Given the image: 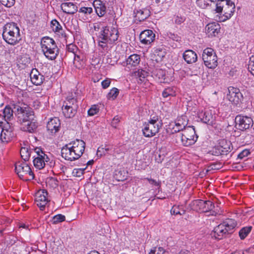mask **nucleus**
<instances>
[{"mask_svg": "<svg viewBox=\"0 0 254 254\" xmlns=\"http://www.w3.org/2000/svg\"><path fill=\"white\" fill-rule=\"evenodd\" d=\"M186 20V17L182 16L180 14L174 15L172 19V23L176 25V26L181 25Z\"/></svg>", "mask_w": 254, "mask_h": 254, "instance_id": "e433bc0d", "label": "nucleus"}, {"mask_svg": "<svg viewBox=\"0 0 254 254\" xmlns=\"http://www.w3.org/2000/svg\"><path fill=\"white\" fill-rule=\"evenodd\" d=\"M77 63H79L80 65H82V64H84L83 58H81L79 55L74 54V63L76 64Z\"/></svg>", "mask_w": 254, "mask_h": 254, "instance_id": "bf43d9fd", "label": "nucleus"}, {"mask_svg": "<svg viewBox=\"0 0 254 254\" xmlns=\"http://www.w3.org/2000/svg\"><path fill=\"white\" fill-rule=\"evenodd\" d=\"M96 13L99 17L104 16L106 13V7L100 0H95L93 3Z\"/></svg>", "mask_w": 254, "mask_h": 254, "instance_id": "a878e982", "label": "nucleus"}, {"mask_svg": "<svg viewBox=\"0 0 254 254\" xmlns=\"http://www.w3.org/2000/svg\"><path fill=\"white\" fill-rule=\"evenodd\" d=\"M51 182H52V184H54L55 187L58 186V181L57 180L52 179L51 180Z\"/></svg>", "mask_w": 254, "mask_h": 254, "instance_id": "774afa93", "label": "nucleus"}, {"mask_svg": "<svg viewBox=\"0 0 254 254\" xmlns=\"http://www.w3.org/2000/svg\"><path fill=\"white\" fill-rule=\"evenodd\" d=\"M77 47L74 45H70L68 47V51L72 53L74 55L77 51Z\"/></svg>", "mask_w": 254, "mask_h": 254, "instance_id": "0e129e2a", "label": "nucleus"}, {"mask_svg": "<svg viewBox=\"0 0 254 254\" xmlns=\"http://www.w3.org/2000/svg\"><path fill=\"white\" fill-rule=\"evenodd\" d=\"M248 69L251 73L254 75V55L250 58L248 64Z\"/></svg>", "mask_w": 254, "mask_h": 254, "instance_id": "de8ad7c7", "label": "nucleus"}, {"mask_svg": "<svg viewBox=\"0 0 254 254\" xmlns=\"http://www.w3.org/2000/svg\"><path fill=\"white\" fill-rule=\"evenodd\" d=\"M145 179L147 180L150 184L158 187V189L160 188L161 185V181H156L155 180L149 178H146Z\"/></svg>", "mask_w": 254, "mask_h": 254, "instance_id": "6e6d98bb", "label": "nucleus"}, {"mask_svg": "<svg viewBox=\"0 0 254 254\" xmlns=\"http://www.w3.org/2000/svg\"><path fill=\"white\" fill-rule=\"evenodd\" d=\"M250 153L249 150L244 149L238 155V159H242L245 157L248 156Z\"/></svg>", "mask_w": 254, "mask_h": 254, "instance_id": "052dcab7", "label": "nucleus"}, {"mask_svg": "<svg viewBox=\"0 0 254 254\" xmlns=\"http://www.w3.org/2000/svg\"><path fill=\"white\" fill-rule=\"evenodd\" d=\"M249 251L248 250L246 251H243V250H240V251H236L234 252V253H232L231 254H248Z\"/></svg>", "mask_w": 254, "mask_h": 254, "instance_id": "69168bd1", "label": "nucleus"}, {"mask_svg": "<svg viewBox=\"0 0 254 254\" xmlns=\"http://www.w3.org/2000/svg\"><path fill=\"white\" fill-rule=\"evenodd\" d=\"M229 93L227 94L228 100L235 105H237L242 101L243 96L239 89L234 87L228 88Z\"/></svg>", "mask_w": 254, "mask_h": 254, "instance_id": "dca6fc26", "label": "nucleus"}, {"mask_svg": "<svg viewBox=\"0 0 254 254\" xmlns=\"http://www.w3.org/2000/svg\"><path fill=\"white\" fill-rule=\"evenodd\" d=\"M99 109L97 105H92L88 110V115L89 116H93L96 115L99 112Z\"/></svg>", "mask_w": 254, "mask_h": 254, "instance_id": "09e8293b", "label": "nucleus"}, {"mask_svg": "<svg viewBox=\"0 0 254 254\" xmlns=\"http://www.w3.org/2000/svg\"><path fill=\"white\" fill-rule=\"evenodd\" d=\"M34 149H28L27 147H22L20 150V155L21 158L23 159L24 162L29 160L30 155Z\"/></svg>", "mask_w": 254, "mask_h": 254, "instance_id": "72a5a7b5", "label": "nucleus"}, {"mask_svg": "<svg viewBox=\"0 0 254 254\" xmlns=\"http://www.w3.org/2000/svg\"><path fill=\"white\" fill-rule=\"evenodd\" d=\"M47 128L51 135L55 134L61 129V122L59 118L51 119L47 124Z\"/></svg>", "mask_w": 254, "mask_h": 254, "instance_id": "6ab92c4d", "label": "nucleus"}, {"mask_svg": "<svg viewBox=\"0 0 254 254\" xmlns=\"http://www.w3.org/2000/svg\"><path fill=\"white\" fill-rule=\"evenodd\" d=\"M147 123L154 125H160L161 127L163 125L161 117L156 115H151Z\"/></svg>", "mask_w": 254, "mask_h": 254, "instance_id": "58836bf2", "label": "nucleus"}, {"mask_svg": "<svg viewBox=\"0 0 254 254\" xmlns=\"http://www.w3.org/2000/svg\"><path fill=\"white\" fill-rule=\"evenodd\" d=\"M135 74L139 77L140 80H142L141 78L144 79L147 76L148 72L141 69L138 70Z\"/></svg>", "mask_w": 254, "mask_h": 254, "instance_id": "603ef678", "label": "nucleus"}, {"mask_svg": "<svg viewBox=\"0 0 254 254\" xmlns=\"http://www.w3.org/2000/svg\"><path fill=\"white\" fill-rule=\"evenodd\" d=\"M42 51L44 56L50 60H54L56 59L59 53V49L57 46L48 48H43Z\"/></svg>", "mask_w": 254, "mask_h": 254, "instance_id": "5701e85b", "label": "nucleus"}, {"mask_svg": "<svg viewBox=\"0 0 254 254\" xmlns=\"http://www.w3.org/2000/svg\"><path fill=\"white\" fill-rule=\"evenodd\" d=\"M119 93V90L116 87H114L110 90L109 92L107 95V98L108 100H114L118 97Z\"/></svg>", "mask_w": 254, "mask_h": 254, "instance_id": "ea45409f", "label": "nucleus"}, {"mask_svg": "<svg viewBox=\"0 0 254 254\" xmlns=\"http://www.w3.org/2000/svg\"><path fill=\"white\" fill-rule=\"evenodd\" d=\"M140 62V55L133 54L128 57L126 60L124 62V65L128 68L135 67L137 66Z\"/></svg>", "mask_w": 254, "mask_h": 254, "instance_id": "412c9836", "label": "nucleus"}, {"mask_svg": "<svg viewBox=\"0 0 254 254\" xmlns=\"http://www.w3.org/2000/svg\"><path fill=\"white\" fill-rule=\"evenodd\" d=\"M111 84V79L107 78L101 82V85L103 89H106L109 87Z\"/></svg>", "mask_w": 254, "mask_h": 254, "instance_id": "680f3d73", "label": "nucleus"}, {"mask_svg": "<svg viewBox=\"0 0 254 254\" xmlns=\"http://www.w3.org/2000/svg\"><path fill=\"white\" fill-rule=\"evenodd\" d=\"M155 34L149 29L141 32L139 35L141 43L145 45L150 44L155 40Z\"/></svg>", "mask_w": 254, "mask_h": 254, "instance_id": "aec40b11", "label": "nucleus"}, {"mask_svg": "<svg viewBox=\"0 0 254 254\" xmlns=\"http://www.w3.org/2000/svg\"><path fill=\"white\" fill-rule=\"evenodd\" d=\"M183 58L188 64H192L196 61L197 57L194 51L188 50L184 53Z\"/></svg>", "mask_w": 254, "mask_h": 254, "instance_id": "bb28decb", "label": "nucleus"}, {"mask_svg": "<svg viewBox=\"0 0 254 254\" xmlns=\"http://www.w3.org/2000/svg\"><path fill=\"white\" fill-rule=\"evenodd\" d=\"M235 4L231 0H220L216 4L213 9L210 11L214 13L224 12L221 17L222 21H225L229 19L234 14L235 11Z\"/></svg>", "mask_w": 254, "mask_h": 254, "instance_id": "39448f33", "label": "nucleus"}, {"mask_svg": "<svg viewBox=\"0 0 254 254\" xmlns=\"http://www.w3.org/2000/svg\"><path fill=\"white\" fill-rule=\"evenodd\" d=\"M220 25L216 22L210 23L206 25L205 29L209 37L217 36L220 31Z\"/></svg>", "mask_w": 254, "mask_h": 254, "instance_id": "4be33fe9", "label": "nucleus"}, {"mask_svg": "<svg viewBox=\"0 0 254 254\" xmlns=\"http://www.w3.org/2000/svg\"><path fill=\"white\" fill-rule=\"evenodd\" d=\"M168 252L166 251L163 248L159 247L154 250H151L150 254H168Z\"/></svg>", "mask_w": 254, "mask_h": 254, "instance_id": "49530a36", "label": "nucleus"}, {"mask_svg": "<svg viewBox=\"0 0 254 254\" xmlns=\"http://www.w3.org/2000/svg\"><path fill=\"white\" fill-rule=\"evenodd\" d=\"M85 147V142L76 139L64 145L61 149V155L65 160L74 161L79 159L83 154Z\"/></svg>", "mask_w": 254, "mask_h": 254, "instance_id": "f03ea898", "label": "nucleus"}, {"mask_svg": "<svg viewBox=\"0 0 254 254\" xmlns=\"http://www.w3.org/2000/svg\"><path fill=\"white\" fill-rule=\"evenodd\" d=\"M86 167L84 168H80V169H74L73 171V173L74 174L75 176L76 177H80L81 175H82L84 173V172L85 170L86 169Z\"/></svg>", "mask_w": 254, "mask_h": 254, "instance_id": "13d9d810", "label": "nucleus"}, {"mask_svg": "<svg viewBox=\"0 0 254 254\" xmlns=\"http://www.w3.org/2000/svg\"><path fill=\"white\" fill-rule=\"evenodd\" d=\"M197 117L203 123L213 126L215 124V116L210 110H204L199 112Z\"/></svg>", "mask_w": 254, "mask_h": 254, "instance_id": "ddd939ff", "label": "nucleus"}, {"mask_svg": "<svg viewBox=\"0 0 254 254\" xmlns=\"http://www.w3.org/2000/svg\"><path fill=\"white\" fill-rule=\"evenodd\" d=\"M235 127L242 131L249 129L254 124L251 117L242 115H238L235 117Z\"/></svg>", "mask_w": 254, "mask_h": 254, "instance_id": "f8f14e48", "label": "nucleus"}, {"mask_svg": "<svg viewBox=\"0 0 254 254\" xmlns=\"http://www.w3.org/2000/svg\"><path fill=\"white\" fill-rule=\"evenodd\" d=\"M150 15V11L147 9H140L136 13L135 17L140 21H142L147 18Z\"/></svg>", "mask_w": 254, "mask_h": 254, "instance_id": "473e14b6", "label": "nucleus"}, {"mask_svg": "<svg viewBox=\"0 0 254 254\" xmlns=\"http://www.w3.org/2000/svg\"><path fill=\"white\" fill-rule=\"evenodd\" d=\"M10 132L7 129H2L0 137L3 142H8L10 139Z\"/></svg>", "mask_w": 254, "mask_h": 254, "instance_id": "79ce46f5", "label": "nucleus"}, {"mask_svg": "<svg viewBox=\"0 0 254 254\" xmlns=\"http://www.w3.org/2000/svg\"><path fill=\"white\" fill-rule=\"evenodd\" d=\"M14 109L17 122L21 124L34 118V111L27 104L22 103L20 105H14Z\"/></svg>", "mask_w": 254, "mask_h": 254, "instance_id": "0eeeda50", "label": "nucleus"}, {"mask_svg": "<svg viewBox=\"0 0 254 254\" xmlns=\"http://www.w3.org/2000/svg\"><path fill=\"white\" fill-rule=\"evenodd\" d=\"M13 111L11 108L9 106H6L3 110L2 114L1 115V118L8 123V121L13 118Z\"/></svg>", "mask_w": 254, "mask_h": 254, "instance_id": "c756f323", "label": "nucleus"}, {"mask_svg": "<svg viewBox=\"0 0 254 254\" xmlns=\"http://www.w3.org/2000/svg\"><path fill=\"white\" fill-rule=\"evenodd\" d=\"M233 149V146L230 141L222 139L221 140L219 144L215 146L210 151L211 154L215 156L227 155L231 152Z\"/></svg>", "mask_w": 254, "mask_h": 254, "instance_id": "9b49d317", "label": "nucleus"}, {"mask_svg": "<svg viewBox=\"0 0 254 254\" xmlns=\"http://www.w3.org/2000/svg\"><path fill=\"white\" fill-rule=\"evenodd\" d=\"M104 149L105 150L106 153H108V152L111 150V148H110L109 146L106 145L105 147H103Z\"/></svg>", "mask_w": 254, "mask_h": 254, "instance_id": "338daca9", "label": "nucleus"}, {"mask_svg": "<svg viewBox=\"0 0 254 254\" xmlns=\"http://www.w3.org/2000/svg\"><path fill=\"white\" fill-rule=\"evenodd\" d=\"M237 224V222L234 219H227L216 226L211 232L210 235L212 238L221 240L226 235L232 233L233 230L236 227Z\"/></svg>", "mask_w": 254, "mask_h": 254, "instance_id": "20e7f679", "label": "nucleus"}, {"mask_svg": "<svg viewBox=\"0 0 254 254\" xmlns=\"http://www.w3.org/2000/svg\"><path fill=\"white\" fill-rule=\"evenodd\" d=\"M153 74L154 76L157 77L159 79H160V82H162V80L165 79V73L164 71L161 69H156L153 71Z\"/></svg>", "mask_w": 254, "mask_h": 254, "instance_id": "37998d69", "label": "nucleus"}, {"mask_svg": "<svg viewBox=\"0 0 254 254\" xmlns=\"http://www.w3.org/2000/svg\"><path fill=\"white\" fill-rule=\"evenodd\" d=\"M189 207L190 210L196 212H209L208 215L216 216L219 213L218 206L216 207L214 204L210 200H194L189 204Z\"/></svg>", "mask_w": 254, "mask_h": 254, "instance_id": "423d86ee", "label": "nucleus"}, {"mask_svg": "<svg viewBox=\"0 0 254 254\" xmlns=\"http://www.w3.org/2000/svg\"><path fill=\"white\" fill-rule=\"evenodd\" d=\"M176 89L175 87H168L164 89L162 93V96L164 98L176 96Z\"/></svg>", "mask_w": 254, "mask_h": 254, "instance_id": "f704fd0d", "label": "nucleus"}, {"mask_svg": "<svg viewBox=\"0 0 254 254\" xmlns=\"http://www.w3.org/2000/svg\"><path fill=\"white\" fill-rule=\"evenodd\" d=\"M114 178L118 181H124L126 180L127 176H122L121 171L117 172L114 176Z\"/></svg>", "mask_w": 254, "mask_h": 254, "instance_id": "864d4df0", "label": "nucleus"}, {"mask_svg": "<svg viewBox=\"0 0 254 254\" xmlns=\"http://www.w3.org/2000/svg\"><path fill=\"white\" fill-rule=\"evenodd\" d=\"M65 220V217L64 215L59 214L56 215H55L53 218L52 222L53 224H56L61 222H62Z\"/></svg>", "mask_w": 254, "mask_h": 254, "instance_id": "c03bdc74", "label": "nucleus"}, {"mask_svg": "<svg viewBox=\"0 0 254 254\" xmlns=\"http://www.w3.org/2000/svg\"><path fill=\"white\" fill-rule=\"evenodd\" d=\"M120 119L119 116H116L111 122V126L114 128H117L120 122Z\"/></svg>", "mask_w": 254, "mask_h": 254, "instance_id": "4d7b16f0", "label": "nucleus"}, {"mask_svg": "<svg viewBox=\"0 0 254 254\" xmlns=\"http://www.w3.org/2000/svg\"><path fill=\"white\" fill-rule=\"evenodd\" d=\"M167 36L170 39L174 41L180 42L181 41V37L178 34L171 32H168L167 33Z\"/></svg>", "mask_w": 254, "mask_h": 254, "instance_id": "a18cd8bd", "label": "nucleus"}, {"mask_svg": "<svg viewBox=\"0 0 254 254\" xmlns=\"http://www.w3.org/2000/svg\"><path fill=\"white\" fill-rule=\"evenodd\" d=\"M181 207H182V205H174L171 210V214L174 215L179 214Z\"/></svg>", "mask_w": 254, "mask_h": 254, "instance_id": "5fc2aeb1", "label": "nucleus"}, {"mask_svg": "<svg viewBox=\"0 0 254 254\" xmlns=\"http://www.w3.org/2000/svg\"><path fill=\"white\" fill-rule=\"evenodd\" d=\"M32 83L35 85H40L45 79L44 76L36 69H33L30 74Z\"/></svg>", "mask_w": 254, "mask_h": 254, "instance_id": "b1692460", "label": "nucleus"}, {"mask_svg": "<svg viewBox=\"0 0 254 254\" xmlns=\"http://www.w3.org/2000/svg\"><path fill=\"white\" fill-rule=\"evenodd\" d=\"M51 27L55 33H59L63 37H65V33L63 31L62 26L56 19H53L51 21Z\"/></svg>", "mask_w": 254, "mask_h": 254, "instance_id": "7c9ffc66", "label": "nucleus"}, {"mask_svg": "<svg viewBox=\"0 0 254 254\" xmlns=\"http://www.w3.org/2000/svg\"><path fill=\"white\" fill-rule=\"evenodd\" d=\"M2 37L8 44L14 46L21 41L20 29L17 23L10 22L6 23L2 28Z\"/></svg>", "mask_w": 254, "mask_h": 254, "instance_id": "7ed1b4c3", "label": "nucleus"}, {"mask_svg": "<svg viewBox=\"0 0 254 254\" xmlns=\"http://www.w3.org/2000/svg\"><path fill=\"white\" fill-rule=\"evenodd\" d=\"M48 192L46 190H39L36 194L35 201L41 210H43L50 201L48 198Z\"/></svg>", "mask_w": 254, "mask_h": 254, "instance_id": "2eb2a0df", "label": "nucleus"}, {"mask_svg": "<svg viewBox=\"0 0 254 254\" xmlns=\"http://www.w3.org/2000/svg\"><path fill=\"white\" fill-rule=\"evenodd\" d=\"M15 170L19 178L24 181L34 179V175L26 162H18L15 164Z\"/></svg>", "mask_w": 254, "mask_h": 254, "instance_id": "1a4fd4ad", "label": "nucleus"}, {"mask_svg": "<svg viewBox=\"0 0 254 254\" xmlns=\"http://www.w3.org/2000/svg\"><path fill=\"white\" fill-rule=\"evenodd\" d=\"M154 55L156 58V61H161L165 56L166 52L164 49L158 48L154 51Z\"/></svg>", "mask_w": 254, "mask_h": 254, "instance_id": "a19ab883", "label": "nucleus"}, {"mask_svg": "<svg viewBox=\"0 0 254 254\" xmlns=\"http://www.w3.org/2000/svg\"><path fill=\"white\" fill-rule=\"evenodd\" d=\"M188 120L186 116H182L175 122L174 126L172 128V133H175L185 130L187 128Z\"/></svg>", "mask_w": 254, "mask_h": 254, "instance_id": "a211bd4d", "label": "nucleus"}, {"mask_svg": "<svg viewBox=\"0 0 254 254\" xmlns=\"http://www.w3.org/2000/svg\"><path fill=\"white\" fill-rule=\"evenodd\" d=\"M62 107L71 108V110H77L78 105L76 99L74 98H67L64 102ZM72 111V110H71Z\"/></svg>", "mask_w": 254, "mask_h": 254, "instance_id": "c85d7f7f", "label": "nucleus"}, {"mask_svg": "<svg viewBox=\"0 0 254 254\" xmlns=\"http://www.w3.org/2000/svg\"><path fill=\"white\" fill-rule=\"evenodd\" d=\"M182 144L186 147L193 145L197 141L198 136L193 126H189L180 134Z\"/></svg>", "mask_w": 254, "mask_h": 254, "instance_id": "6e6552de", "label": "nucleus"}, {"mask_svg": "<svg viewBox=\"0 0 254 254\" xmlns=\"http://www.w3.org/2000/svg\"><path fill=\"white\" fill-rule=\"evenodd\" d=\"M106 152L105 150L103 148V146L102 145L100 147H99L97 149V155L98 157H101L103 155H106Z\"/></svg>", "mask_w": 254, "mask_h": 254, "instance_id": "e2e57ef3", "label": "nucleus"}, {"mask_svg": "<svg viewBox=\"0 0 254 254\" xmlns=\"http://www.w3.org/2000/svg\"><path fill=\"white\" fill-rule=\"evenodd\" d=\"M23 125L24 126L23 127L24 130L29 132H33L37 127V123L34 121L33 119L24 123Z\"/></svg>", "mask_w": 254, "mask_h": 254, "instance_id": "2f4dec72", "label": "nucleus"}, {"mask_svg": "<svg viewBox=\"0 0 254 254\" xmlns=\"http://www.w3.org/2000/svg\"><path fill=\"white\" fill-rule=\"evenodd\" d=\"M0 2L1 5H3L7 7H10L14 4V0H0Z\"/></svg>", "mask_w": 254, "mask_h": 254, "instance_id": "3c124183", "label": "nucleus"}, {"mask_svg": "<svg viewBox=\"0 0 254 254\" xmlns=\"http://www.w3.org/2000/svg\"><path fill=\"white\" fill-rule=\"evenodd\" d=\"M34 151L37 154V156H34L33 162L35 168L38 169L43 168L45 166V153L42 151L41 148L36 147L34 148Z\"/></svg>", "mask_w": 254, "mask_h": 254, "instance_id": "f3484780", "label": "nucleus"}, {"mask_svg": "<svg viewBox=\"0 0 254 254\" xmlns=\"http://www.w3.org/2000/svg\"><path fill=\"white\" fill-rule=\"evenodd\" d=\"M253 227L251 226H246L242 228L239 232V236L240 239L244 240L250 234L252 230Z\"/></svg>", "mask_w": 254, "mask_h": 254, "instance_id": "c9c22d12", "label": "nucleus"}, {"mask_svg": "<svg viewBox=\"0 0 254 254\" xmlns=\"http://www.w3.org/2000/svg\"><path fill=\"white\" fill-rule=\"evenodd\" d=\"M119 37L118 29L113 27H103L99 32L97 41L100 50L107 52L114 44H116Z\"/></svg>", "mask_w": 254, "mask_h": 254, "instance_id": "f257e3e1", "label": "nucleus"}, {"mask_svg": "<svg viewBox=\"0 0 254 254\" xmlns=\"http://www.w3.org/2000/svg\"><path fill=\"white\" fill-rule=\"evenodd\" d=\"M57 46L55 40L49 37L46 36L42 38L41 40V48H48V47L53 48Z\"/></svg>", "mask_w": 254, "mask_h": 254, "instance_id": "cd10ccee", "label": "nucleus"}, {"mask_svg": "<svg viewBox=\"0 0 254 254\" xmlns=\"http://www.w3.org/2000/svg\"><path fill=\"white\" fill-rule=\"evenodd\" d=\"M79 12L84 13L88 15L90 14L93 12V9L91 7H81L78 10Z\"/></svg>", "mask_w": 254, "mask_h": 254, "instance_id": "8fccbe9b", "label": "nucleus"}, {"mask_svg": "<svg viewBox=\"0 0 254 254\" xmlns=\"http://www.w3.org/2000/svg\"><path fill=\"white\" fill-rule=\"evenodd\" d=\"M61 9L64 13L69 14H73L78 10L77 5L72 2H64L61 5Z\"/></svg>", "mask_w": 254, "mask_h": 254, "instance_id": "393cba45", "label": "nucleus"}, {"mask_svg": "<svg viewBox=\"0 0 254 254\" xmlns=\"http://www.w3.org/2000/svg\"><path fill=\"white\" fill-rule=\"evenodd\" d=\"M202 58L205 65L208 68L214 69L217 66V57L212 48L205 49L203 50Z\"/></svg>", "mask_w": 254, "mask_h": 254, "instance_id": "9d476101", "label": "nucleus"}, {"mask_svg": "<svg viewBox=\"0 0 254 254\" xmlns=\"http://www.w3.org/2000/svg\"><path fill=\"white\" fill-rule=\"evenodd\" d=\"M142 129L143 135L148 138L154 136L162 127L160 125H154L148 123H145Z\"/></svg>", "mask_w": 254, "mask_h": 254, "instance_id": "4468645a", "label": "nucleus"}, {"mask_svg": "<svg viewBox=\"0 0 254 254\" xmlns=\"http://www.w3.org/2000/svg\"><path fill=\"white\" fill-rule=\"evenodd\" d=\"M71 110V108L62 107V111L64 117L66 118L73 117L77 113V110Z\"/></svg>", "mask_w": 254, "mask_h": 254, "instance_id": "4c0bfd02", "label": "nucleus"}]
</instances>
